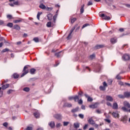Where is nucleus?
<instances>
[{
    "label": "nucleus",
    "instance_id": "f257e3e1",
    "mask_svg": "<svg viewBox=\"0 0 130 130\" xmlns=\"http://www.w3.org/2000/svg\"><path fill=\"white\" fill-rule=\"evenodd\" d=\"M77 27H78V24H76L71 30H70V33L69 34V35H68V37H67V39H68V40H69V39H72V33L74 32V30H75V29H76V28H77Z\"/></svg>",
    "mask_w": 130,
    "mask_h": 130
},
{
    "label": "nucleus",
    "instance_id": "f03ea898",
    "mask_svg": "<svg viewBox=\"0 0 130 130\" xmlns=\"http://www.w3.org/2000/svg\"><path fill=\"white\" fill-rule=\"evenodd\" d=\"M57 17V14H55L53 17V21L49 22V27H52L54 26V24H55V21L56 20V18Z\"/></svg>",
    "mask_w": 130,
    "mask_h": 130
},
{
    "label": "nucleus",
    "instance_id": "7ed1b4c3",
    "mask_svg": "<svg viewBox=\"0 0 130 130\" xmlns=\"http://www.w3.org/2000/svg\"><path fill=\"white\" fill-rule=\"evenodd\" d=\"M23 71L24 72L21 75V77H24L25 75H27L29 73V70H28V66H25L23 68Z\"/></svg>",
    "mask_w": 130,
    "mask_h": 130
},
{
    "label": "nucleus",
    "instance_id": "20e7f679",
    "mask_svg": "<svg viewBox=\"0 0 130 130\" xmlns=\"http://www.w3.org/2000/svg\"><path fill=\"white\" fill-rule=\"evenodd\" d=\"M34 115L36 118H40V113L38 111H36L34 113Z\"/></svg>",
    "mask_w": 130,
    "mask_h": 130
},
{
    "label": "nucleus",
    "instance_id": "39448f33",
    "mask_svg": "<svg viewBox=\"0 0 130 130\" xmlns=\"http://www.w3.org/2000/svg\"><path fill=\"white\" fill-rule=\"evenodd\" d=\"M122 59H123V60H125V61L129 60L130 59L129 55L127 54L123 55V56H122Z\"/></svg>",
    "mask_w": 130,
    "mask_h": 130
},
{
    "label": "nucleus",
    "instance_id": "423d86ee",
    "mask_svg": "<svg viewBox=\"0 0 130 130\" xmlns=\"http://www.w3.org/2000/svg\"><path fill=\"white\" fill-rule=\"evenodd\" d=\"M39 8H40V9H42V10H47V11H48V10H49V8H46V6L43 5V4H40V5L39 6Z\"/></svg>",
    "mask_w": 130,
    "mask_h": 130
},
{
    "label": "nucleus",
    "instance_id": "0eeeda50",
    "mask_svg": "<svg viewBox=\"0 0 130 130\" xmlns=\"http://www.w3.org/2000/svg\"><path fill=\"white\" fill-rule=\"evenodd\" d=\"M101 17L103 18V19H104V20H110V17L107 16L104 14H102Z\"/></svg>",
    "mask_w": 130,
    "mask_h": 130
},
{
    "label": "nucleus",
    "instance_id": "6e6552de",
    "mask_svg": "<svg viewBox=\"0 0 130 130\" xmlns=\"http://www.w3.org/2000/svg\"><path fill=\"white\" fill-rule=\"evenodd\" d=\"M121 121H122V122H123L124 123H126V121H127V116L125 115L122 117L121 119Z\"/></svg>",
    "mask_w": 130,
    "mask_h": 130
},
{
    "label": "nucleus",
    "instance_id": "1a4fd4ad",
    "mask_svg": "<svg viewBox=\"0 0 130 130\" xmlns=\"http://www.w3.org/2000/svg\"><path fill=\"white\" fill-rule=\"evenodd\" d=\"M88 123H89V124H91L92 125H93V124H95V121H93L92 118H90L88 119Z\"/></svg>",
    "mask_w": 130,
    "mask_h": 130
},
{
    "label": "nucleus",
    "instance_id": "9d476101",
    "mask_svg": "<svg viewBox=\"0 0 130 130\" xmlns=\"http://www.w3.org/2000/svg\"><path fill=\"white\" fill-rule=\"evenodd\" d=\"M13 29H15V30H17L18 31H20L21 30V27L19 25L15 24L13 26Z\"/></svg>",
    "mask_w": 130,
    "mask_h": 130
},
{
    "label": "nucleus",
    "instance_id": "9b49d317",
    "mask_svg": "<svg viewBox=\"0 0 130 130\" xmlns=\"http://www.w3.org/2000/svg\"><path fill=\"white\" fill-rule=\"evenodd\" d=\"M84 96H85V97L86 98H87V101L89 102H92L93 101V99H92V98L91 97H89V95H88V94H84Z\"/></svg>",
    "mask_w": 130,
    "mask_h": 130
},
{
    "label": "nucleus",
    "instance_id": "f8f14e48",
    "mask_svg": "<svg viewBox=\"0 0 130 130\" xmlns=\"http://www.w3.org/2000/svg\"><path fill=\"white\" fill-rule=\"evenodd\" d=\"M104 45H97L94 47V49H100V48H103Z\"/></svg>",
    "mask_w": 130,
    "mask_h": 130
},
{
    "label": "nucleus",
    "instance_id": "ddd939ff",
    "mask_svg": "<svg viewBox=\"0 0 130 130\" xmlns=\"http://www.w3.org/2000/svg\"><path fill=\"white\" fill-rule=\"evenodd\" d=\"M23 21H24V19H23L22 18H19L18 20H14L13 23H14V24H17L18 23L23 22Z\"/></svg>",
    "mask_w": 130,
    "mask_h": 130
},
{
    "label": "nucleus",
    "instance_id": "4468645a",
    "mask_svg": "<svg viewBox=\"0 0 130 130\" xmlns=\"http://www.w3.org/2000/svg\"><path fill=\"white\" fill-rule=\"evenodd\" d=\"M106 99L107 101H110L111 102H112V101H113V98L110 95H107Z\"/></svg>",
    "mask_w": 130,
    "mask_h": 130
},
{
    "label": "nucleus",
    "instance_id": "2eb2a0df",
    "mask_svg": "<svg viewBox=\"0 0 130 130\" xmlns=\"http://www.w3.org/2000/svg\"><path fill=\"white\" fill-rule=\"evenodd\" d=\"M124 96L125 98H129L130 97V92H124Z\"/></svg>",
    "mask_w": 130,
    "mask_h": 130
},
{
    "label": "nucleus",
    "instance_id": "dca6fc26",
    "mask_svg": "<svg viewBox=\"0 0 130 130\" xmlns=\"http://www.w3.org/2000/svg\"><path fill=\"white\" fill-rule=\"evenodd\" d=\"M54 117L56 118V119H60L61 118V115L57 114L54 115Z\"/></svg>",
    "mask_w": 130,
    "mask_h": 130
},
{
    "label": "nucleus",
    "instance_id": "f3484780",
    "mask_svg": "<svg viewBox=\"0 0 130 130\" xmlns=\"http://www.w3.org/2000/svg\"><path fill=\"white\" fill-rule=\"evenodd\" d=\"M72 104H70L69 103H66L64 104L63 107H72Z\"/></svg>",
    "mask_w": 130,
    "mask_h": 130
},
{
    "label": "nucleus",
    "instance_id": "a211bd4d",
    "mask_svg": "<svg viewBox=\"0 0 130 130\" xmlns=\"http://www.w3.org/2000/svg\"><path fill=\"white\" fill-rule=\"evenodd\" d=\"M79 107H77L76 108L72 109L71 110V112H72V113H75V112H78V111H79Z\"/></svg>",
    "mask_w": 130,
    "mask_h": 130
},
{
    "label": "nucleus",
    "instance_id": "6ab92c4d",
    "mask_svg": "<svg viewBox=\"0 0 130 130\" xmlns=\"http://www.w3.org/2000/svg\"><path fill=\"white\" fill-rule=\"evenodd\" d=\"M123 104H124V106H125V107H127L128 108H130V104L128 102H124Z\"/></svg>",
    "mask_w": 130,
    "mask_h": 130
},
{
    "label": "nucleus",
    "instance_id": "aec40b11",
    "mask_svg": "<svg viewBox=\"0 0 130 130\" xmlns=\"http://www.w3.org/2000/svg\"><path fill=\"white\" fill-rule=\"evenodd\" d=\"M36 72V69L34 68L31 69L29 71V73L31 74V75L35 74Z\"/></svg>",
    "mask_w": 130,
    "mask_h": 130
},
{
    "label": "nucleus",
    "instance_id": "412c9836",
    "mask_svg": "<svg viewBox=\"0 0 130 130\" xmlns=\"http://www.w3.org/2000/svg\"><path fill=\"white\" fill-rule=\"evenodd\" d=\"M112 115L113 117H115V118H116V117L118 118L119 117V114H118L117 113L113 112Z\"/></svg>",
    "mask_w": 130,
    "mask_h": 130
},
{
    "label": "nucleus",
    "instance_id": "4be33fe9",
    "mask_svg": "<svg viewBox=\"0 0 130 130\" xmlns=\"http://www.w3.org/2000/svg\"><path fill=\"white\" fill-rule=\"evenodd\" d=\"M9 86H10V84H9L3 85V86H2L3 90H6V89H7V88H9Z\"/></svg>",
    "mask_w": 130,
    "mask_h": 130
},
{
    "label": "nucleus",
    "instance_id": "5701e85b",
    "mask_svg": "<svg viewBox=\"0 0 130 130\" xmlns=\"http://www.w3.org/2000/svg\"><path fill=\"white\" fill-rule=\"evenodd\" d=\"M50 126L51 127V128H54L55 127V123H54V122H51L50 123Z\"/></svg>",
    "mask_w": 130,
    "mask_h": 130
},
{
    "label": "nucleus",
    "instance_id": "b1692460",
    "mask_svg": "<svg viewBox=\"0 0 130 130\" xmlns=\"http://www.w3.org/2000/svg\"><path fill=\"white\" fill-rule=\"evenodd\" d=\"M118 108V105H117V103H114L113 105V109H117Z\"/></svg>",
    "mask_w": 130,
    "mask_h": 130
},
{
    "label": "nucleus",
    "instance_id": "393cba45",
    "mask_svg": "<svg viewBox=\"0 0 130 130\" xmlns=\"http://www.w3.org/2000/svg\"><path fill=\"white\" fill-rule=\"evenodd\" d=\"M111 42L112 43V44H114V43H116L117 42V39L115 38H112L111 39Z\"/></svg>",
    "mask_w": 130,
    "mask_h": 130
},
{
    "label": "nucleus",
    "instance_id": "a878e982",
    "mask_svg": "<svg viewBox=\"0 0 130 130\" xmlns=\"http://www.w3.org/2000/svg\"><path fill=\"white\" fill-rule=\"evenodd\" d=\"M85 7V5L83 4L82 6L81 7L80 9V14H83L84 13V7Z\"/></svg>",
    "mask_w": 130,
    "mask_h": 130
},
{
    "label": "nucleus",
    "instance_id": "bb28decb",
    "mask_svg": "<svg viewBox=\"0 0 130 130\" xmlns=\"http://www.w3.org/2000/svg\"><path fill=\"white\" fill-rule=\"evenodd\" d=\"M74 126L75 128H79V127H80V124L78 123H74Z\"/></svg>",
    "mask_w": 130,
    "mask_h": 130
},
{
    "label": "nucleus",
    "instance_id": "cd10ccee",
    "mask_svg": "<svg viewBox=\"0 0 130 130\" xmlns=\"http://www.w3.org/2000/svg\"><path fill=\"white\" fill-rule=\"evenodd\" d=\"M90 108H93V109H95V108H97V104H95L94 105H91L89 106Z\"/></svg>",
    "mask_w": 130,
    "mask_h": 130
},
{
    "label": "nucleus",
    "instance_id": "c85d7f7f",
    "mask_svg": "<svg viewBox=\"0 0 130 130\" xmlns=\"http://www.w3.org/2000/svg\"><path fill=\"white\" fill-rule=\"evenodd\" d=\"M60 53H61V51L55 53V56H56V57H60Z\"/></svg>",
    "mask_w": 130,
    "mask_h": 130
},
{
    "label": "nucleus",
    "instance_id": "c756f323",
    "mask_svg": "<svg viewBox=\"0 0 130 130\" xmlns=\"http://www.w3.org/2000/svg\"><path fill=\"white\" fill-rule=\"evenodd\" d=\"M100 90H101V91H105V90H106V87L101 86L100 87Z\"/></svg>",
    "mask_w": 130,
    "mask_h": 130
},
{
    "label": "nucleus",
    "instance_id": "7c9ffc66",
    "mask_svg": "<svg viewBox=\"0 0 130 130\" xmlns=\"http://www.w3.org/2000/svg\"><path fill=\"white\" fill-rule=\"evenodd\" d=\"M42 15V12H38L37 16V18L38 20H40V15Z\"/></svg>",
    "mask_w": 130,
    "mask_h": 130
},
{
    "label": "nucleus",
    "instance_id": "2f4dec72",
    "mask_svg": "<svg viewBox=\"0 0 130 130\" xmlns=\"http://www.w3.org/2000/svg\"><path fill=\"white\" fill-rule=\"evenodd\" d=\"M95 58V54H93L89 56V59L92 60V59H94Z\"/></svg>",
    "mask_w": 130,
    "mask_h": 130
},
{
    "label": "nucleus",
    "instance_id": "473e14b6",
    "mask_svg": "<svg viewBox=\"0 0 130 130\" xmlns=\"http://www.w3.org/2000/svg\"><path fill=\"white\" fill-rule=\"evenodd\" d=\"M34 41H35V42H36L37 43L39 42V38H38V37H36L34 38L33 39Z\"/></svg>",
    "mask_w": 130,
    "mask_h": 130
},
{
    "label": "nucleus",
    "instance_id": "72a5a7b5",
    "mask_svg": "<svg viewBox=\"0 0 130 130\" xmlns=\"http://www.w3.org/2000/svg\"><path fill=\"white\" fill-rule=\"evenodd\" d=\"M7 27H10V28H12L13 27V23L9 22L7 24Z\"/></svg>",
    "mask_w": 130,
    "mask_h": 130
},
{
    "label": "nucleus",
    "instance_id": "f704fd0d",
    "mask_svg": "<svg viewBox=\"0 0 130 130\" xmlns=\"http://www.w3.org/2000/svg\"><path fill=\"white\" fill-rule=\"evenodd\" d=\"M74 100L75 102H77V101H79V96L76 95L74 97Z\"/></svg>",
    "mask_w": 130,
    "mask_h": 130
},
{
    "label": "nucleus",
    "instance_id": "c9c22d12",
    "mask_svg": "<svg viewBox=\"0 0 130 130\" xmlns=\"http://www.w3.org/2000/svg\"><path fill=\"white\" fill-rule=\"evenodd\" d=\"M118 97L119 98H120L121 99H124V98H125V97L124 96V94L122 95V94H119L118 95Z\"/></svg>",
    "mask_w": 130,
    "mask_h": 130
},
{
    "label": "nucleus",
    "instance_id": "e433bc0d",
    "mask_svg": "<svg viewBox=\"0 0 130 130\" xmlns=\"http://www.w3.org/2000/svg\"><path fill=\"white\" fill-rule=\"evenodd\" d=\"M10 50L8 48H5L4 49H3L2 51V53H4L5 52H7L8 51H9Z\"/></svg>",
    "mask_w": 130,
    "mask_h": 130
},
{
    "label": "nucleus",
    "instance_id": "4c0bfd02",
    "mask_svg": "<svg viewBox=\"0 0 130 130\" xmlns=\"http://www.w3.org/2000/svg\"><path fill=\"white\" fill-rule=\"evenodd\" d=\"M13 78L14 79H18V78H19V75L16 73L13 74Z\"/></svg>",
    "mask_w": 130,
    "mask_h": 130
},
{
    "label": "nucleus",
    "instance_id": "58836bf2",
    "mask_svg": "<svg viewBox=\"0 0 130 130\" xmlns=\"http://www.w3.org/2000/svg\"><path fill=\"white\" fill-rule=\"evenodd\" d=\"M23 91H24L25 92H29V91H30V88H29L28 87H25L23 88Z\"/></svg>",
    "mask_w": 130,
    "mask_h": 130
},
{
    "label": "nucleus",
    "instance_id": "ea45409f",
    "mask_svg": "<svg viewBox=\"0 0 130 130\" xmlns=\"http://www.w3.org/2000/svg\"><path fill=\"white\" fill-rule=\"evenodd\" d=\"M119 74H118L116 77V79H117V80H121V77L119 75Z\"/></svg>",
    "mask_w": 130,
    "mask_h": 130
},
{
    "label": "nucleus",
    "instance_id": "a19ab883",
    "mask_svg": "<svg viewBox=\"0 0 130 130\" xmlns=\"http://www.w3.org/2000/svg\"><path fill=\"white\" fill-rule=\"evenodd\" d=\"M33 129V127H31V126H27L25 129H24V130H32Z\"/></svg>",
    "mask_w": 130,
    "mask_h": 130
},
{
    "label": "nucleus",
    "instance_id": "79ce46f5",
    "mask_svg": "<svg viewBox=\"0 0 130 130\" xmlns=\"http://www.w3.org/2000/svg\"><path fill=\"white\" fill-rule=\"evenodd\" d=\"M103 86L105 87V88H106L107 87H108V85L107 83H106V82H104L103 83Z\"/></svg>",
    "mask_w": 130,
    "mask_h": 130
},
{
    "label": "nucleus",
    "instance_id": "37998d69",
    "mask_svg": "<svg viewBox=\"0 0 130 130\" xmlns=\"http://www.w3.org/2000/svg\"><path fill=\"white\" fill-rule=\"evenodd\" d=\"M77 21V18H73L72 19H71V23L73 24V23H75Z\"/></svg>",
    "mask_w": 130,
    "mask_h": 130
},
{
    "label": "nucleus",
    "instance_id": "c03bdc74",
    "mask_svg": "<svg viewBox=\"0 0 130 130\" xmlns=\"http://www.w3.org/2000/svg\"><path fill=\"white\" fill-rule=\"evenodd\" d=\"M79 117H80V118H81V119H83L84 118V115L82 114H79L78 115Z\"/></svg>",
    "mask_w": 130,
    "mask_h": 130
},
{
    "label": "nucleus",
    "instance_id": "a18cd8bd",
    "mask_svg": "<svg viewBox=\"0 0 130 130\" xmlns=\"http://www.w3.org/2000/svg\"><path fill=\"white\" fill-rule=\"evenodd\" d=\"M7 17L8 18V19H9V20H11L12 19L13 16L11 15H8L7 16Z\"/></svg>",
    "mask_w": 130,
    "mask_h": 130
},
{
    "label": "nucleus",
    "instance_id": "49530a36",
    "mask_svg": "<svg viewBox=\"0 0 130 130\" xmlns=\"http://www.w3.org/2000/svg\"><path fill=\"white\" fill-rule=\"evenodd\" d=\"M87 26H90V24H89L88 23H86V24H84L82 26V29H84V28H85V27H87Z\"/></svg>",
    "mask_w": 130,
    "mask_h": 130
},
{
    "label": "nucleus",
    "instance_id": "de8ad7c7",
    "mask_svg": "<svg viewBox=\"0 0 130 130\" xmlns=\"http://www.w3.org/2000/svg\"><path fill=\"white\" fill-rule=\"evenodd\" d=\"M13 5H15V6H20V4L18 1L14 2Z\"/></svg>",
    "mask_w": 130,
    "mask_h": 130
},
{
    "label": "nucleus",
    "instance_id": "09e8293b",
    "mask_svg": "<svg viewBox=\"0 0 130 130\" xmlns=\"http://www.w3.org/2000/svg\"><path fill=\"white\" fill-rule=\"evenodd\" d=\"M63 126H67L70 123V122H63Z\"/></svg>",
    "mask_w": 130,
    "mask_h": 130
},
{
    "label": "nucleus",
    "instance_id": "8fccbe9b",
    "mask_svg": "<svg viewBox=\"0 0 130 130\" xmlns=\"http://www.w3.org/2000/svg\"><path fill=\"white\" fill-rule=\"evenodd\" d=\"M105 121H106V122H108V123H110L111 122V121L108 119H104Z\"/></svg>",
    "mask_w": 130,
    "mask_h": 130
},
{
    "label": "nucleus",
    "instance_id": "3c124183",
    "mask_svg": "<svg viewBox=\"0 0 130 130\" xmlns=\"http://www.w3.org/2000/svg\"><path fill=\"white\" fill-rule=\"evenodd\" d=\"M3 125L4 126H5V127H8V122H4L3 124Z\"/></svg>",
    "mask_w": 130,
    "mask_h": 130
},
{
    "label": "nucleus",
    "instance_id": "603ef678",
    "mask_svg": "<svg viewBox=\"0 0 130 130\" xmlns=\"http://www.w3.org/2000/svg\"><path fill=\"white\" fill-rule=\"evenodd\" d=\"M92 5H93L92 1H89L87 4V6H92Z\"/></svg>",
    "mask_w": 130,
    "mask_h": 130
},
{
    "label": "nucleus",
    "instance_id": "864d4df0",
    "mask_svg": "<svg viewBox=\"0 0 130 130\" xmlns=\"http://www.w3.org/2000/svg\"><path fill=\"white\" fill-rule=\"evenodd\" d=\"M108 82L109 85H111V84H112V80L111 79L108 80Z\"/></svg>",
    "mask_w": 130,
    "mask_h": 130
},
{
    "label": "nucleus",
    "instance_id": "5fc2aeb1",
    "mask_svg": "<svg viewBox=\"0 0 130 130\" xmlns=\"http://www.w3.org/2000/svg\"><path fill=\"white\" fill-rule=\"evenodd\" d=\"M78 104L80 105L83 104V101L82 99H80L79 101H78Z\"/></svg>",
    "mask_w": 130,
    "mask_h": 130
},
{
    "label": "nucleus",
    "instance_id": "6e6d98bb",
    "mask_svg": "<svg viewBox=\"0 0 130 130\" xmlns=\"http://www.w3.org/2000/svg\"><path fill=\"white\" fill-rule=\"evenodd\" d=\"M89 125H88V124H85V126L83 127V129H87V127H88Z\"/></svg>",
    "mask_w": 130,
    "mask_h": 130
},
{
    "label": "nucleus",
    "instance_id": "4d7b16f0",
    "mask_svg": "<svg viewBox=\"0 0 130 130\" xmlns=\"http://www.w3.org/2000/svg\"><path fill=\"white\" fill-rule=\"evenodd\" d=\"M122 109L123 110V111H127V109L124 107H122Z\"/></svg>",
    "mask_w": 130,
    "mask_h": 130
},
{
    "label": "nucleus",
    "instance_id": "13d9d810",
    "mask_svg": "<svg viewBox=\"0 0 130 130\" xmlns=\"http://www.w3.org/2000/svg\"><path fill=\"white\" fill-rule=\"evenodd\" d=\"M13 92V90L10 89L7 91L8 94H11Z\"/></svg>",
    "mask_w": 130,
    "mask_h": 130
},
{
    "label": "nucleus",
    "instance_id": "bf43d9fd",
    "mask_svg": "<svg viewBox=\"0 0 130 130\" xmlns=\"http://www.w3.org/2000/svg\"><path fill=\"white\" fill-rule=\"evenodd\" d=\"M107 105H108V106H110V107L112 106V105H111V103H110V102H107Z\"/></svg>",
    "mask_w": 130,
    "mask_h": 130
},
{
    "label": "nucleus",
    "instance_id": "052dcab7",
    "mask_svg": "<svg viewBox=\"0 0 130 130\" xmlns=\"http://www.w3.org/2000/svg\"><path fill=\"white\" fill-rule=\"evenodd\" d=\"M93 126H94V127H95L96 128H97V127H98L99 126V125L97 124H95L93 125Z\"/></svg>",
    "mask_w": 130,
    "mask_h": 130
},
{
    "label": "nucleus",
    "instance_id": "680f3d73",
    "mask_svg": "<svg viewBox=\"0 0 130 130\" xmlns=\"http://www.w3.org/2000/svg\"><path fill=\"white\" fill-rule=\"evenodd\" d=\"M119 85H120L121 86H123V82L121 81L119 82Z\"/></svg>",
    "mask_w": 130,
    "mask_h": 130
},
{
    "label": "nucleus",
    "instance_id": "e2e57ef3",
    "mask_svg": "<svg viewBox=\"0 0 130 130\" xmlns=\"http://www.w3.org/2000/svg\"><path fill=\"white\" fill-rule=\"evenodd\" d=\"M96 112H97V113H99V114H100V113H101V111L99 110H96Z\"/></svg>",
    "mask_w": 130,
    "mask_h": 130
},
{
    "label": "nucleus",
    "instance_id": "0e129e2a",
    "mask_svg": "<svg viewBox=\"0 0 130 130\" xmlns=\"http://www.w3.org/2000/svg\"><path fill=\"white\" fill-rule=\"evenodd\" d=\"M124 6H125V7H127V8H130V5L129 4H124Z\"/></svg>",
    "mask_w": 130,
    "mask_h": 130
},
{
    "label": "nucleus",
    "instance_id": "69168bd1",
    "mask_svg": "<svg viewBox=\"0 0 130 130\" xmlns=\"http://www.w3.org/2000/svg\"><path fill=\"white\" fill-rule=\"evenodd\" d=\"M74 99V96H70L69 98V100H73Z\"/></svg>",
    "mask_w": 130,
    "mask_h": 130
},
{
    "label": "nucleus",
    "instance_id": "338daca9",
    "mask_svg": "<svg viewBox=\"0 0 130 130\" xmlns=\"http://www.w3.org/2000/svg\"><path fill=\"white\" fill-rule=\"evenodd\" d=\"M119 31H120V32H123V31H124V29L123 28H120L119 29Z\"/></svg>",
    "mask_w": 130,
    "mask_h": 130
},
{
    "label": "nucleus",
    "instance_id": "774afa93",
    "mask_svg": "<svg viewBox=\"0 0 130 130\" xmlns=\"http://www.w3.org/2000/svg\"><path fill=\"white\" fill-rule=\"evenodd\" d=\"M4 21L3 20H0V25H3Z\"/></svg>",
    "mask_w": 130,
    "mask_h": 130
}]
</instances>
